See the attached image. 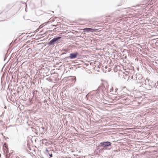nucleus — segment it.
<instances>
[{"label": "nucleus", "instance_id": "f257e3e1", "mask_svg": "<svg viewBox=\"0 0 158 158\" xmlns=\"http://www.w3.org/2000/svg\"><path fill=\"white\" fill-rule=\"evenodd\" d=\"M61 38L60 37H58L54 38L52 40L49 42V44H53L55 43H57L58 40Z\"/></svg>", "mask_w": 158, "mask_h": 158}, {"label": "nucleus", "instance_id": "f03ea898", "mask_svg": "<svg viewBox=\"0 0 158 158\" xmlns=\"http://www.w3.org/2000/svg\"><path fill=\"white\" fill-rule=\"evenodd\" d=\"M98 29H93V28H84L83 29V30L84 31L87 32H89V31L92 32H93L94 31H96Z\"/></svg>", "mask_w": 158, "mask_h": 158}, {"label": "nucleus", "instance_id": "7ed1b4c3", "mask_svg": "<svg viewBox=\"0 0 158 158\" xmlns=\"http://www.w3.org/2000/svg\"><path fill=\"white\" fill-rule=\"evenodd\" d=\"M101 146L104 147L109 146L111 145V143L109 142H102L100 143Z\"/></svg>", "mask_w": 158, "mask_h": 158}, {"label": "nucleus", "instance_id": "20e7f679", "mask_svg": "<svg viewBox=\"0 0 158 158\" xmlns=\"http://www.w3.org/2000/svg\"><path fill=\"white\" fill-rule=\"evenodd\" d=\"M8 145L6 143H4L3 146V148L4 152L5 153H8Z\"/></svg>", "mask_w": 158, "mask_h": 158}, {"label": "nucleus", "instance_id": "39448f33", "mask_svg": "<svg viewBox=\"0 0 158 158\" xmlns=\"http://www.w3.org/2000/svg\"><path fill=\"white\" fill-rule=\"evenodd\" d=\"M78 55V53L77 52H75L74 53H71L69 57L71 59L75 58L77 57Z\"/></svg>", "mask_w": 158, "mask_h": 158}, {"label": "nucleus", "instance_id": "423d86ee", "mask_svg": "<svg viewBox=\"0 0 158 158\" xmlns=\"http://www.w3.org/2000/svg\"><path fill=\"white\" fill-rule=\"evenodd\" d=\"M46 23H44L43 24H42L41 25H40L39 27L40 28H42L45 25H46Z\"/></svg>", "mask_w": 158, "mask_h": 158}, {"label": "nucleus", "instance_id": "0eeeda50", "mask_svg": "<svg viewBox=\"0 0 158 158\" xmlns=\"http://www.w3.org/2000/svg\"><path fill=\"white\" fill-rule=\"evenodd\" d=\"M2 122L0 121V127L2 126Z\"/></svg>", "mask_w": 158, "mask_h": 158}, {"label": "nucleus", "instance_id": "6e6552de", "mask_svg": "<svg viewBox=\"0 0 158 158\" xmlns=\"http://www.w3.org/2000/svg\"><path fill=\"white\" fill-rule=\"evenodd\" d=\"M50 157H52V154H51V155H50Z\"/></svg>", "mask_w": 158, "mask_h": 158}, {"label": "nucleus", "instance_id": "1a4fd4ad", "mask_svg": "<svg viewBox=\"0 0 158 158\" xmlns=\"http://www.w3.org/2000/svg\"><path fill=\"white\" fill-rule=\"evenodd\" d=\"M8 158V156H7V158Z\"/></svg>", "mask_w": 158, "mask_h": 158}]
</instances>
